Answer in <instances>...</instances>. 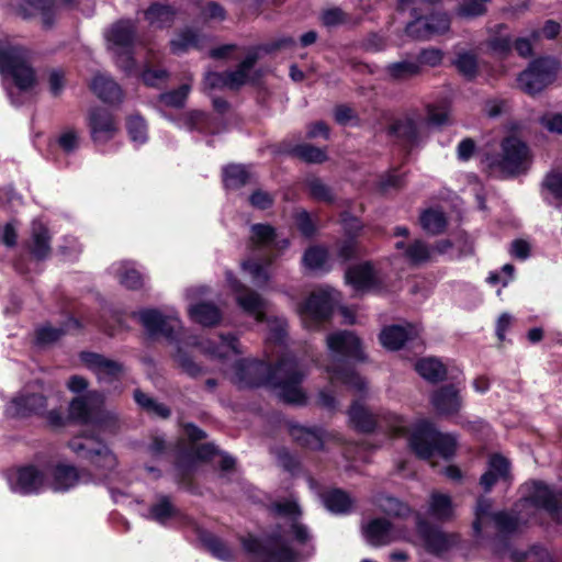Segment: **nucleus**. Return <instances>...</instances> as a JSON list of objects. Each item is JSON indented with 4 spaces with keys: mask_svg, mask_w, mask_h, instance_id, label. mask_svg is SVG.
<instances>
[{
    "mask_svg": "<svg viewBox=\"0 0 562 562\" xmlns=\"http://www.w3.org/2000/svg\"><path fill=\"white\" fill-rule=\"evenodd\" d=\"M7 480L13 493L26 496L40 494L47 487L43 471L34 465H26L8 472Z\"/></svg>",
    "mask_w": 562,
    "mask_h": 562,
    "instance_id": "nucleus-13",
    "label": "nucleus"
},
{
    "mask_svg": "<svg viewBox=\"0 0 562 562\" xmlns=\"http://www.w3.org/2000/svg\"><path fill=\"white\" fill-rule=\"evenodd\" d=\"M133 315L138 317L150 336L161 335L167 339L173 340L182 328L181 321L175 313L164 315L157 310L149 308L134 313Z\"/></svg>",
    "mask_w": 562,
    "mask_h": 562,
    "instance_id": "nucleus-14",
    "label": "nucleus"
},
{
    "mask_svg": "<svg viewBox=\"0 0 562 562\" xmlns=\"http://www.w3.org/2000/svg\"><path fill=\"white\" fill-rule=\"evenodd\" d=\"M223 183L226 192L231 195H240L246 184V167L241 164H229L222 170Z\"/></svg>",
    "mask_w": 562,
    "mask_h": 562,
    "instance_id": "nucleus-38",
    "label": "nucleus"
},
{
    "mask_svg": "<svg viewBox=\"0 0 562 562\" xmlns=\"http://www.w3.org/2000/svg\"><path fill=\"white\" fill-rule=\"evenodd\" d=\"M409 447L422 459H430L435 452L450 458L454 454L457 439L450 434L438 431L431 423L422 422L409 437Z\"/></svg>",
    "mask_w": 562,
    "mask_h": 562,
    "instance_id": "nucleus-7",
    "label": "nucleus"
},
{
    "mask_svg": "<svg viewBox=\"0 0 562 562\" xmlns=\"http://www.w3.org/2000/svg\"><path fill=\"white\" fill-rule=\"evenodd\" d=\"M47 408V394L41 383L27 384L8 402L4 414L10 418L42 415Z\"/></svg>",
    "mask_w": 562,
    "mask_h": 562,
    "instance_id": "nucleus-11",
    "label": "nucleus"
},
{
    "mask_svg": "<svg viewBox=\"0 0 562 562\" xmlns=\"http://www.w3.org/2000/svg\"><path fill=\"white\" fill-rule=\"evenodd\" d=\"M427 111V123L434 126H443L449 124V113L445 105L428 104Z\"/></svg>",
    "mask_w": 562,
    "mask_h": 562,
    "instance_id": "nucleus-63",
    "label": "nucleus"
},
{
    "mask_svg": "<svg viewBox=\"0 0 562 562\" xmlns=\"http://www.w3.org/2000/svg\"><path fill=\"white\" fill-rule=\"evenodd\" d=\"M558 69L559 63L555 58H537L518 76L519 88L530 95L539 93L554 81Z\"/></svg>",
    "mask_w": 562,
    "mask_h": 562,
    "instance_id": "nucleus-12",
    "label": "nucleus"
},
{
    "mask_svg": "<svg viewBox=\"0 0 562 562\" xmlns=\"http://www.w3.org/2000/svg\"><path fill=\"white\" fill-rule=\"evenodd\" d=\"M501 154L486 155L485 164L492 173L515 177L525 172L530 165L529 147L516 136L505 137Z\"/></svg>",
    "mask_w": 562,
    "mask_h": 562,
    "instance_id": "nucleus-6",
    "label": "nucleus"
},
{
    "mask_svg": "<svg viewBox=\"0 0 562 562\" xmlns=\"http://www.w3.org/2000/svg\"><path fill=\"white\" fill-rule=\"evenodd\" d=\"M530 499L533 505L544 509L557 524H562L561 491L551 490L542 482H535Z\"/></svg>",
    "mask_w": 562,
    "mask_h": 562,
    "instance_id": "nucleus-20",
    "label": "nucleus"
},
{
    "mask_svg": "<svg viewBox=\"0 0 562 562\" xmlns=\"http://www.w3.org/2000/svg\"><path fill=\"white\" fill-rule=\"evenodd\" d=\"M319 20L328 29L349 23L350 15L339 7L328 8L322 11Z\"/></svg>",
    "mask_w": 562,
    "mask_h": 562,
    "instance_id": "nucleus-57",
    "label": "nucleus"
},
{
    "mask_svg": "<svg viewBox=\"0 0 562 562\" xmlns=\"http://www.w3.org/2000/svg\"><path fill=\"white\" fill-rule=\"evenodd\" d=\"M198 537L202 546L216 559L229 562L234 559L236 550L226 541L206 530H199Z\"/></svg>",
    "mask_w": 562,
    "mask_h": 562,
    "instance_id": "nucleus-30",
    "label": "nucleus"
},
{
    "mask_svg": "<svg viewBox=\"0 0 562 562\" xmlns=\"http://www.w3.org/2000/svg\"><path fill=\"white\" fill-rule=\"evenodd\" d=\"M492 508L493 501L491 498H486L484 496L477 498L475 506V519L472 524L476 536L481 533L483 525L492 520V515L495 513L492 512Z\"/></svg>",
    "mask_w": 562,
    "mask_h": 562,
    "instance_id": "nucleus-51",
    "label": "nucleus"
},
{
    "mask_svg": "<svg viewBox=\"0 0 562 562\" xmlns=\"http://www.w3.org/2000/svg\"><path fill=\"white\" fill-rule=\"evenodd\" d=\"M111 272L121 285L128 290H138L144 285L145 273L133 261H119L111 266Z\"/></svg>",
    "mask_w": 562,
    "mask_h": 562,
    "instance_id": "nucleus-25",
    "label": "nucleus"
},
{
    "mask_svg": "<svg viewBox=\"0 0 562 562\" xmlns=\"http://www.w3.org/2000/svg\"><path fill=\"white\" fill-rule=\"evenodd\" d=\"M0 75L2 85L13 105L24 102L23 93L35 85V72L31 67L27 52L20 46L0 47Z\"/></svg>",
    "mask_w": 562,
    "mask_h": 562,
    "instance_id": "nucleus-5",
    "label": "nucleus"
},
{
    "mask_svg": "<svg viewBox=\"0 0 562 562\" xmlns=\"http://www.w3.org/2000/svg\"><path fill=\"white\" fill-rule=\"evenodd\" d=\"M326 345L330 360L325 368L330 383H341L362 392L366 389V381L353 368V363L367 361L359 337L349 330H338L327 335Z\"/></svg>",
    "mask_w": 562,
    "mask_h": 562,
    "instance_id": "nucleus-3",
    "label": "nucleus"
},
{
    "mask_svg": "<svg viewBox=\"0 0 562 562\" xmlns=\"http://www.w3.org/2000/svg\"><path fill=\"white\" fill-rule=\"evenodd\" d=\"M246 82V59L238 63V67L234 71L217 72L209 71L204 76L203 91L211 92L222 89H237Z\"/></svg>",
    "mask_w": 562,
    "mask_h": 562,
    "instance_id": "nucleus-19",
    "label": "nucleus"
},
{
    "mask_svg": "<svg viewBox=\"0 0 562 562\" xmlns=\"http://www.w3.org/2000/svg\"><path fill=\"white\" fill-rule=\"evenodd\" d=\"M199 36L192 30L179 33L170 43L173 54H182L198 46Z\"/></svg>",
    "mask_w": 562,
    "mask_h": 562,
    "instance_id": "nucleus-53",
    "label": "nucleus"
},
{
    "mask_svg": "<svg viewBox=\"0 0 562 562\" xmlns=\"http://www.w3.org/2000/svg\"><path fill=\"white\" fill-rule=\"evenodd\" d=\"M395 248L403 251V257L411 266H420L431 259V249L422 239H415L407 245L404 241H397Z\"/></svg>",
    "mask_w": 562,
    "mask_h": 562,
    "instance_id": "nucleus-35",
    "label": "nucleus"
},
{
    "mask_svg": "<svg viewBox=\"0 0 562 562\" xmlns=\"http://www.w3.org/2000/svg\"><path fill=\"white\" fill-rule=\"evenodd\" d=\"M443 52L436 47H428L422 49L416 56V63L419 67H437L442 63Z\"/></svg>",
    "mask_w": 562,
    "mask_h": 562,
    "instance_id": "nucleus-62",
    "label": "nucleus"
},
{
    "mask_svg": "<svg viewBox=\"0 0 562 562\" xmlns=\"http://www.w3.org/2000/svg\"><path fill=\"white\" fill-rule=\"evenodd\" d=\"M294 45L295 40L292 36H283L270 43L248 47V82L250 81V69L260 58L265 55L273 54L282 48L293 47Z\"/></svg>",
    "mask_w": 562,
    "mask_h": 562,
    "instance_id": "nucleus-36",
    "label": "nucleus"
},
{
    "mask_svg": "<svg viewBox=\"0 0 562 562\" xmlns=\"http://www.w3.org/2000/svg\"><path fill=\"white\" fill-rule=\"evenodd\" d=\"M416 371L427 381L437 383L447 376V369L438 359L426 358L416 363Z\"/></svg>",
    "mask_w": 562,
    "mask_h": 562,
    "instance_id": "nucleus-45",
    "label": "nucleus"
},
{
    "mask_svg": "<svg viewBox=\"0 0 562 562\" xmlns=\"http://www.w3.org/2000/svg\"><path fill=\"white\" fill-rule=\"evenodd\" d=\"M136 36V24L131 20L114 23L105 33L109 48L115 55V63L126 75L135 72L136 63L133 57V45Z\"/></svg>",
    "mask_w": 562,
    "mask_h": 562,
    "instance_id": "nucleus-8",
    "label": "nucleus"
},
{
    "mask_svg": "<svg viewBox=\"0 0 562 562\" xmlns=\"http://www.w3.org/2000/svg\"><path fill=\"white\" fill-rule=\"evenodd\" d=\"M389 134L396 137L397 140L406 148H412L420 140L418 122L413 116H405L395 120L387 130Z\"/></svg>",
    "mask_w": 562,
    "mask_h": 562,
    "instance_id": "nucleus-23",
    "label": "nucleus"
},
{
    "mask_svg": "<svg viewBox=\"0 0 562 562\" xmlns=\"http://www.w3.org/2000/svg\"><path fill=\"white\" fill-rule=\"evenodd\" d=\"M352 426L360 432H372L379 426V419L368 408L353 403L348 412Z\"/></svg>",
    "mask_w": 562,
    "mask_h": 562,
    "instance_id": "nucleus-41",
    "label": "nucleus"
},
{
    "mask_svg": "<svg viewBox=\"0 0 562 562\" xmlns=\"http://www.w3.org/2000/svg\"><path fill=\"white\" fill-rule=\"evenodd\" d=\"M184 516L179 508H177L169 496L159 495L157 502L154 503L149 509L146 518L166 526L171 519H182Z\"/></svg>",
    "mask_w": 562,
    "mask_h": 562,
    "instance_id": "nucleus-28",
    "label": "nucleus"
},
{
    "mask_svg": "<svg viewBox=\"0 0 562 562\" xmlns=\"http://www.w3.org/2000/svg\"><path fill=\"white\" fill-rule=\"evenodd\" d=\"M426 19L434 36L445 34L450 30L451 19L446 12H430L429 15H426Z\"/></svg>",
    "mask_w": 562,
    "mask_h": 562,
    "instance_id": "nucleus-61",
    "label": "nucleus"
},
{
    "mask_svg": "<svg viewBox=\"0 0 562 562\" xmlns=\"http://www.w3.org/2000/svg\"><path fill=\"white\" fill-rule=\"evenodd\" d=\"M429 513L440 521L450 520L453 517V507L450 496L441 493H432L430 496Z\"/></svg>",
    "mask_w": 562,
    "mask_h": 562,
    "instance_id": "nucleus-48",
    "label": "nucleus"
},
{
    "mask_svg": "<svg viewBox=\"0 0 562 562\" xmlns=\"http://www.w3.org/2000/svg\"><path fill=\"white\" fill-rule=\"evenodd\" d=\"M305 371L292 356L281 357L274 367L263 360H248V387L270 386L288 404L304 405L306 394L301 387Z\"/></svg>",
    "mask_w": 562,
    "mask_h": 562,
    "instance_id": "nucleus-2",
    "label": "nucleus"
},
{
    "mask_svg": "<svg viewBox=\"0 0 562 562\" xmlns=\"http://www.w3.org/2000/svg\"><path fill=\"white\" fill-rule=\"evenodd\" d=\"M419 222L423 229L432 236L442 234L448 225L445 213L434 209L424 211L419 217Z\"/></svg>",
    "mask_w": 562,
    "mask_h": 562,
    "instance_id": "nucleus-43",
    "label": "nucleus"
},
{
    "mask_svg": "<svg viewBox=\"0 0 562 562\" xmlns=\"http://www.w3.org/2000/svg\"><path fill=\"white\" fill-rule=\"evenodd\" d=\"M276 457L279 467L290 472L291 474H296L301 471L300 460L297 459L296 456L292 454L285 447L277 448Z\"/></svg>",
    "mask_w": 562,
    "mask_h": 562,
    "instance_id": "nucleus-60",
    "label": "nucleus"
},
{
    "mask_svg": "<svg viewBox=\"0 0 562 562\" xmlns=\"http://www.w3.org/2000/svg\"><path fill=\"white\" fill-rule=\"evenodd\" d=\"M176 9L170 4L153 3L144 13L146 21L156 29L169 27L173 23Z\"/></svg>",
    "mask_w": 562,
    "mask_h": 562,
    "instance_id": "nucleus-40",
    "label": "nucleus"
},
{
    "mask_svg": "<svg viewBox=\"0 0 562 562\" xmlns=\"http://www.w3.org/2000/svg\"><path fill=\"white\" fill-rule=\"evenodd\" d=\"M416 529L419 538L424 542L426 551L434 555H441L459 541L457 535L445 532L420 516L417 517Z\"/></svg>",
    "mask_w": 562,
    "mask_h": 562,
    "instance_id": "nucleus-16",
    "label": "nucleus"
},
{
    "mask_svg": "<svg viewBox=\"0 0 562 562\" xmlns=\"http://www.w3.org/2000/svg\"><path fill=\"white\" fill-rule=\"evenodd\" d=\"M496 532L501 536H510L519 528V518L516 514L507 510H498L492 515V520Z\"/></svg>",
    "mask_w": 562,
    "mask_h": 562,
    "instance_id": "nucleus-46",
    "label": "nucleus"
},
{
    "mask_svg": "<svg viewBox=\"0 0 562 562\" xmlns=\"http://www.w3.org/2000/svg\"><path fill=\"white\" fill-rule=\"evenodd\" d=\"M510 479V463L502 454H493L488 461V469L482 474L480 485L484 492L488 493L493 486L499 481H508Z\"/></svg>",
    "mask_w": 562,
    "mask_h": 562,
    "instance_id": "nucleus-24",
    "label": "nucleus"
},
{
    "mask_svg": "<svg viewBox=\"0 0 562 562\" xmlns=\"http://www.w3.org/2000/svg\"><path fill=\"white\" fill-rule=\"evenodd\" d=\"M345 281L357 293L380 291L384 285L379 270L371 261L349 266L345 271Z\"/></svg>",
    "mask_w": 562,
    "mask_h": 562,
    "instance_id": "nucleus-15",
    "label": "nucleus"
},
{
    "mask_svg": "<svg viewBox=\"0 0 562 562\" xmlns=\"http://www.w3.org/2000/svg\"><path fill=\"white\" fill-rule=\"evenodd\" d=\"M80 360L101 383L119 381L126 372L123 363L95 352H81Z\"/></svg>",
    "mask_w": 562,
    "mask_h": 562,
    "instance_id": "nucleus-17",
    "label": "nucleus"
},
{
    "mask_svg": "<svg viewBox=\"0 0 562 562\" xmlns=\"http://www.w3.org/2000/svg\"><path fill=\"white\" fill-rule=\"evenodd\" d=\"M328 252L324 247L312 246L303 255V262L310 269H319L327 261Z\"/></svg>",
    "mask_w": 562,
    "mask_h": 562,
    "instance_id": "nucleus-59",
    "label": "nucleus"
},
{
    "mask_svg": "<svg viewBox=\"0 0 562 562\" xmlns=\"http://www.w3.org/2000/svg\"><path fill=\"white\" fill-rule=\"evenodd\" d=\"M270 509L278 516L289 518L291 522L297 520L302 516V509L294 499H282L273 502Z\"/></svg>",
    "mask_w": 562,
    "mask_h": 562,
    "instance_id": "nucleus-52",
    "label": "nucleus"
},
{
    "mask_svg": "<svg viewBox=\"0 0 562 562\" xmlns=\"http://www.w3.org/2000/svg\"><path fill=\"white\" fill-rule=\"evenodd\" d=\"M274 194L262 189H257L252 191L251 194L248 196V202L251 204V206L261 211L271 209L274 204Z\"/></svg>",
    "mask_w": 562,
    "mask_h": 562,
    "instance_id": "nucleus-64",
    "label": "nucleus"
},
{
    "mask_svg": "<svg viewBox=\"0 0 562 562\" xmlns=\"http://www.w3.org/2000/svg\"><path fill=\"white\" fill-rule=\"evenodd\" d=\"M434 4H417L422 10H417V13L414 14V11L412 9H408L407 11L411 12V15L414 18L413 21L407 23L405 27V33L407 36L414 38V40H429L434 36L432 31L430 29V25L427 22L426 16H424V13H428L430 11V8Z\"/></svg>",
    "mask_w": 562,
    "mask_h": 562,
    "instance_id": "nucleus-34",
    "label": "nucleus"
},
{
    "mask_svg": "<svg viewBox=\"0 0 562 562\" xmlns=\"http://www.w3.org/2000/svg\"><path fill=\"white\" fill-rule=\"evenodd\" d=\"M418 336V329L413 325H392L380 334L381 344L390 350L401 349L406 341H413Z\"/></svg>",
    "mask_w": 562,
    "mask_h": 562,
    "instance_id": "nucleus-26",
    "label": "nucleus"
},
{
    "mask_svg": "<svg viewBox=\"0 0 562 562\" xmlns=\"http://www.w3.org/2000/svg\"><path fill=\"white\" fill-rule=\"evenodd\" d=\"M57 146L67 155L75 153L80 146V137L76 130L65 128L56 138Z\"/></svg>",
    "mask_w": 562,
    "mask_h": 562,
    "instance_id": "nucleus-58",
    "label": "nucleus"
},
{
    "mask_svg": "<svg viewBox=\"0 0 562 562\" xmlns=\"http://www.w3.org/2000/svg\"><path fill=\"white\" fill-rule=\"evenodd\" d=\"M290 436L301 447L312 450L323 448V437L321 428H306L300 425L289 426Z\"/></svg>",
    "mask_w": 562,
    "mask_h": 562,
    "instance_id": "nucleus-39",
    "label": "nucleus"
},
{
    "mask_svg": "<svg viewBox=\"0 0 562 562\" xmlns=\"http://www.w3.org/2000/svg\"><path fill=\"white\" fill-rule=\"evenodd\" d=\"M452 64L458 72L469 81L474 80L479 75L477 56L474 53L460 52Z\"/></svg>",
    "mask_w": 562,
    "mask_h": 562,
    "instance_id": "nucleus-47",
    "label": "nucleus"
},
{
    "mask_svg": "<svg viewBox=\"0 0 562 562\" xmlns=\"http://www.w3.org/2000/svg\"><path fill=\"white\" fill-rule=\"evenodd\" d=\"M334 310L331 292L327 290L314 291L300 306V312L316 322L328 319Z\"/></svg>",
    "mask_w": 562,
    "mask_h": 562,
    "instance_id": "nucleus-21",
    "label": "nucleus"
},
{
    "mask_svg": "<svg viewBox=\"0 0 562 562\" xmlns=\"http://www.w3.org/2000/svg\"><path fill=\"white\" fill-rule=\"evenodd\" d=\"M291 155L308 164H321L327 160L326 151L310 144L296 145Z\"/></svg>",
    "mask_w": 562,
    "mask_h": 562,
    "instance_id": "nucleus-50",
    "label": "nucleus"
},
{
    "mask_svg": "<svg viewBox=\"0 0 562 562\" xmlns=\"http://www.w3.org/2000/svg\"><path fill=\"white\" fill-rule=\"evenodd\" d=\"M387 76L394 81H405L422 74L419 64L412 60L395 61L386 66Z\"/></svg>",
    "mask_w": 562,
    "mask_h": 562,
    "instance_id": "nucleus-44",
    "label": "nucleus"
},
{
    "mask_svg": "<svg viewBox=\"0 0 562 562\" xmlns=\"http://www.w3.org/2000/svg\"><path fill=\"white\" fill-rule=\"evenodd\" d=\"M190 91L191 85L183 83L176 90L161 93L159 100L167 106L180 109L184 106Z\"/></svg>",
    "mask_w": 562,
    "mask_h": 562,
    "instance_id": "nucleus-56",
    "label": "nucleus"
},
{
    "mask_svg": "<svg viewBox=\"0 0 562 562\" xmlns=\"http://www.w3.org/2000/svg\"><path fill=\"white\" fill-rule=\"evenodd\" d=\"M30 251L37 259L43 260L50 254V236L46 226L38 220L32 223Z\"/></svg>",
    "mask_w": 562,
    "mask_h": 562,
    "instance_id": "nucleus-32",
    "label": "nucleus"
},
{
    "mask_svg": "<svg viewBox=\"0 0 562 562\" xmlns=\"http://www.w3.org/2000/svg\"><path fill=\"white\" fill-rule=\"evenodd\" d=\"M507 25L504 23L491 29V36L486 41L487 47L495 54L507 55L513 47V40L506 32Z\"/></svg>",
    "mask_w": 562,
    "mask_h": 562,
    "instance_id": "nucleus-42",
    "label": "nucleus"
},
{
    "mask_svg": "<svg viewBox=\"0 0 562 562\" xmlns=\"http://www.w3.org/2000/svg\"><path fill=\"white\" fill-rule=\"evenodd\" d=\"M92 91L106 103H121L123 91L121 87L110 77L98 75L91 82Z\"/></svg>",
    "mask_w": 562,
    "mask_h": 562,
    "instance_id": "nucleus-33",
    "label": "nucleus"
},
{
    "mask_svg": "<svg viewBox=\"0 0 562 562\" xmlns=\"http://www.w3.org/2000/svg\"><path fill=\"white\" fill-rule=\"evenodd\" d=\"M88 127L93 143L98 146L113 139L119 132L117 124L112 113L102 108L90 110L88 115Z\"/></svg>",
    "mask_w": 562,
    "mask_h": 562,
    "instance_id": "nucleus-18",
    "label": "nucleus"
},
{
    "mask_svg": "<svg viewBox=\"0 0 562 562\" xmlns=\"http://www.w3.org/2000/svg\"><path fill=\"white\" fill-rule=\"evenodd\" d=\"M130 138L136 145H143L147 142V125L139 115H132L126 123Z\"/></svg>",
    "mask_w": 562,
    "mask_h": 562,
    "instance_id": "nucleus-55",
    "label": "nucleus"
},
{
    "mask_svg": "<svg viewBox=\"0 0 562 562\" xmlns=\"http://www.w3.org/2000/svg\"><path fill=\"white\" fill-rule=\"evenodd\" d=\"M134 400L139 407L148 414L167 418L170 415V409L162 403L156 402L149 395L143 393L140 390L134 392Z\"/></svg>",
    "mask_w": 562,
    "mask_h": 562,
    "instance_id": "nucleus-49",
    "label": "nucleus"
},
{
    "mask_svg": "<svg viewBox=\"0 0 562 562\" xmlns=\"http://www.w3.org/2000/svg\"><path fill=\"white\" fill-rule=\"evenodd\" d=\"M103 395L89 392L85 396L76 397L69 406V415L89 429L81 436L68 442L70 450L78 458L90 463L93 472L72 464L58 462L48 469L49 480L47 486L54 492H68L79 484L102 483L110 479L116 469V456L100 439L101 434H113L116 429L114 414L103 409Z\"/></svg>",
    "mask_w": 562,
    "mask_h": 562,
    "instance_id": "nucleus-1",
    "label": "nucleus"
},
{
    "mask_svg": "<svg viewBox=\"0 0 562 562\" xmlns=\"http://www.w3.org/2000/svg\"><path fill=\"white\" fill-rule=\"evenodd\" d=\"M188 313L193 322L205 327L216 326L222 319L221 310L213 303L209 302H200L190 305Z\"/></svg>",
    "mask_w": 562,
    "mask_h": 562,
    "instance_id": "nucleus-37",
    "label": "nucleus"
},
{
    "mask_svg": "<svg viewBox=\"0 0 562 562\" xmlns=\"http://www.w3.org/2000/svg\"><path fill=\"white\" fill-rule=\"evenodd\" d=\"M307 188L311 196L319 202L331 204L335 202V194L329 186L319 178H313L307 181Z\"/></svg>",
    "mask_w": 562,
    "mask_h": 562,
    "instance_id": "nucleus-54",
    "label": "nucleus"
},
{
    "mask_svg": "<svg viewBox=\"0 0 562 562\" xmlns=\"http://www.w3.org/2000/svg\"><path fill=\"white\" fill-rule=\"evenodd\" d=\"M393 531V525L385 518H374L363 527L366 539L374 547L386 546L394 541Z\"/></svg>",
    "mask_w": 562,
    "mask_h": 562,
    "instance_id": "nucleus-27",
    "label": "nucleus"
},
{
    "mask_svg": "<svg viewBox=\"0 0 562 562\" xmlns=\"http://www.w3.org/2000/svg\"><path fill=\"white\" fill-rule=\"evenodd\" d=\"M302 555L280 535L259 540L248 533V562H301Z\"/></svg>",
    "mask_w": 562,
    "mask_h": 562,
    "instance_id": "nucleus-9",
    "label": "nucleus"
},
{
    "mask_svg": "<svg viewBox=\"0 0 562 562\" xmlns=\"http://www.w3.org/2000/svg\"><path fill=\"white\" fill-rule=\"evenodd\" d=\"M324 506L333 514L346 515L352 510L353 498L341 488H329L321 493Z\"/></svg>",
    "mask_w": 562,
    "mask_h": 562,
    "instance_id": "nucleus-29",
    "label": "nucleus"
},
{
    "mask_svg": "<svg viewBox=\"0 0 562 562\" xmlns=\"http://www.w3.org/2000/svg\"><path fill=\"white\" fill-rule=\"evenodd\" d=\"M430 402L438 414L446 416L458 414L462 406L459 390L452 384L436 390L430 396Z\"/></svg>",
    "mask_w": 562,
    "mask_h": 562,
    "instance_id": "nucleus-22",
    "label": "nucleus"
},
{
    "mask_svg": "<svg viewBox=\"0 0 562 562\" xmlns=\"http://www.w3.org/2000/svg\"><path fill=\"white\" fill-rule=\"evenodd\" d=\"M289 245L286 239L278 240L276 228L267 223L250 226L248 236V274L255 286L268 284L274 260Z\"/></svg>",
    "mask_w": 562,
    "mask_h": 562,
    "instance_id": "nucleus-4",
    "label": "nucleus"
},
{
    "mask_svg": "<svg viewBox=\"0 0 562 562\" xmlns=\"http://www.w3.org/2000/svg\"><path fill=\"white\" fill-rule=\"evenodd\" d=\"M193 344L201 346L203 351L210 356L220 359H234L241 353L239 349L240 345L237 338L233 335L221 336L218 345L216 346H213L210 341L206 344H200L194 340Z\"/></svg>",
    "mask_w": 562,
    "mask_h": 562,
    "instance_id": "nucleus-31",
    "label": "nucleus"
},
{
    "mask_svg": "<svg viewBox=\"0 0 562 562\" xmlns=\"http://www.w3.org/2000/svg\"><path fill=\"white\" fill-rule=\"evenodd\" d=\"M257 323H266L268 327L267 341L276 346L284 344L288 335V322L282 316L272 314L271 304L260 294L248 289V317Z\"/></svg>",
    "mask_w": 562,
    "mask_h": 562,
    "instance_id": "nucleus-10",
    "label": "nucleus"
}]
</instances>
